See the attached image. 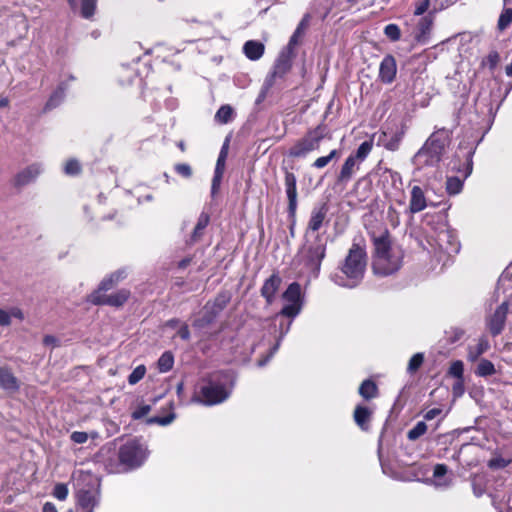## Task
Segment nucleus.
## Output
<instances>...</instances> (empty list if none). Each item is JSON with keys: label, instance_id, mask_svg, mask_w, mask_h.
<instances>
[{"label": "nucleus", "instance_id": "f257e3e1", "mask_svg": "<svg viewBox=\"0 0 512 512\" xmlns=\"http://www.w3.org/2000/svg\"><path fill=\"white\" fill-rule=\"evenodd\" d=\"M233 384L228 372L212 373L197 384L191 402L205 406L220 404L229 398Z\"/></svg>", "mask_w": 512, "mask_h": 512}, {"label": "nucleus", "instance_id": "f03ea898", "mask_svg": "<svg viewBox=\"0 0 512 512\" xmlns=\"http://www.w3.org/2000/svg\"><path fill=\"white\" fill-rule=\"evenodd\" d=\"M367 266V254L359 244H352L347 255L339 264V272L331 279L338 286L344 288H355L363 280Z\"/></svg>", "mask_w": 512, "mask_h": 512}, {"label": "nucleus", "instance_id": "7ed1b4c3", "mask_svg": "<svg viewBox=\"0 0 512 512\" xmlns=\"http://www.w3.org/2000/svg\"><path fill=\"white\" fill-rule=\"evenodd\" d=\"M327 241L321 234H316L314 240L311 243L305 245L300 253V262L312 275L313 278H317L323 259L326 256Z\"/></svg>", "mask_w": 512, "mask_h": 512}, {"label": "nucleus", "instance_id": "20e7f679", "mask_svg": "<svg viewBox=\"0 0 512 512\" xmlns=\"http://www.w3.org/2000/svg\"><path fill=\"white\" fill-rule=\"evenodd\" d=\"M450 145V134L446 129L433 132L424 145L416 153V157L430 160H441L447 156Z\"/></svg>", "mask_w": 512, "mask_h": 512}, {"label": "nucleus", "instance_id": "39448f33", "mask_svg": "<svg viewBox=\"0 0 512 512\" xmlns=\"http://www.w3.org/2000/svg\"><path fill=\"white\" fill-rule=\"evenodd\" d=\"M473 162H449L446 179V191L449 195H457L463 189L464 181L473 170Z\"/></svg>", "mask_w": 512, "mask_h": 512}, {"label": "nucleus", "instance_id": "423d86ee", "mask_svg": "<svg viewBox=\"0 0 512 512\" xmlns=\"http://www.w3.org/2000/svg\"><path fill=\"white\" fill-rule=\"evenodd\" d=\"M148 456L146 446L138 439L127 441L120 447L119 460L129 468L141 466Z\"/></svg>", "mask_w": 512, "mask_h": 512}, {"label": "nucleus", "instance_id": "0eeeda50", "mask_svg": "<svg viewBox=\"0 0 512 512\" xmlns=\"http://www.w3.org/2000/svg\"><path fill=\"white\" fill-rule=\"evenodd\" d=\"M430 239L441 252L447 255L456 254L460 250V243L455 232L445 224H442L439 230L430 236Z\"/></svg>", "mask_w": 512, "mask_h": 512}, {"label": "nucleus", "instance_id": "6e6552de", "mask_svg": "<svg viewBox=\"0 0 512 512\" xmlns=\"http://www.w3.org/2000/svg\"><path fill=\"white\" fill-rule=\"evenodd\" d=\"M322 140L323 134L320 128L310 131L304 138L290 148L289 156L295 158L308 157L312 151L319 148V144Z\"/></svg>", "mask_w": 512, "mask_h": 512}, {"label": "nucleus", "instance_id": "1a4fd4ad", "mask_svg": "<svg viewBox=\"0 0 512 512\" xmlns=\"http://www.w3.org/2000/svg\"><path fill=\"white\" fill-rule=\"evenodd\" d=\"M296 52L282 49L275 61L272 72L266 77V88L272 87L277 78H283L292 68Z\"/></svg>", "mask_w": 512, "mask_h": 512}, {"label": "nucleus", "instance_id": "9d476101", "mask_svg": "<svg viewBox=\"0 0 512 512\" xmlns=\"http://www.w3.org/2000/svg\"><path fill=\"white\" fill-rule=\"evenodd\" d=\"M402 255L399 250L386 254L385 256H374L373 271L377 275L388 276L399 270Z\"/></svg>", "mask_w": 512, "mask_h": 512}, {"label": "nucleus", "instance_id": "9b49d317", "mask_svg": "<svg viewBox=\"0 0 512 512\" xmlns=\"http://www.w3.org/2000/svg\"><path fill=\"white\" fill-rule=\"evenodd\" d=\"M285 190L288 198V214L290 218H295L297 210V188L296 177L292 172L285 168Z\"/></svg>", "mask_w": 512, "mask_h": 512}, {"label": "nucleus", "instance_id": "f8f14e48", "mask_svg": "<svg viewBox=\"0 0 512 512\" xmlns=\"http://www.w3.org/2000/svg\"><path fill=\"white\" fill-rule=\"evenodd\" d=\"M130 292L126 289H121L111 295H100L95 293L91 295L90 301L94 304H107L110 306L119 307L122 306L129 298Z\"/></svg>", "mask_w": 512, "mask_h": 512}, {"label": "nucleus", "instance_id": "ddd939ff", "mask_svg": "<svg viewBox=\"0 0 512 512\" xmlns=\"http://www.w3.org/2000/svg\"><path fill=\"white\" fill-rule=\"evenodd\" d=\"M100 493L97 489H81L77 493V504L82 512H94L98 505Z\"/></svg>", "mask_w": 512, "mask_h": 512}, {"label": "nucleus", "instance_id": "4468645a", "mask_svg": "<svg viewBox=\"0 0 512 512\" xmlns=\"http://www.w3.org/2000/svg\"><path fill=\"white\" fill-rule=\"evenodd\" d=\"M310 20L311 15L309 13L304 14L292 36L290 37L288 44L284 47L285 49L296 52V47L302 44L306 31L310 26Z\"/></svg>", "mask_w": 512, "mask_h": 512}, {"label": "nucleus", "instance_id": "2eb2a0df", "mask_svg": "<svg viewBox=\"0 0 512 512\" xmlns=\"http://www.w3.org/2000/svg\"><path fill=\"white\" fill-rule=\"evenodd\" d=\"M507 313L508 303L503 302L499 307H497V309L489 319L488 326L493 336L499 335L502 332L505 325Z\"/></svg>", "mask_w": 512, "mask_h": 512}, {"label": "nucleus", "instance_id": "dca6fc26", "mask_svg": "<svg viewBox=\"0 0 512 512\" xmlns=\"http://www.w3.org/2000/svg\"><path fill=\"white\" fill-rule=\"evenodd\" d=\"M397 73V64L395 58L388 54L384 56L379 67V79L385 84H390L394 81Z\"/></svg>", "mask_w": 512, "mask_h": 512}, {"label": "nucleus", "instance_id": "f3484780", "mask_svg": "<svg viewBox=\"0 0 512 512\" xmlns=\"http://www.w3.org/2000/svg\"><path fill=\"white\" fill-rule=\"evenodd\" d=\"M327 213L328 205L326 203H323L312 209L306 229V235L309 232H317L320 230L326 221Z\"/></svg>", "mask_w": 512, "mask_h": 512}, {"label": "nucleus", "instance_id": "a211bd4d", "mask_svg": "<svg viewBox=\"0 0 512 512\" xmlns=\"http://www.w3.org/2000/svg\"><path fill=\"white\" fill-rule=\"evenodd\" d=\"M427 206V198L423 189L418 185L413 186L410 191V200L407 211L410 214H416L423 211Z\"/></svg>", "mask_w": 512, "mask_h": 512}, {"label": "nucleus", "instance_id": "6ab92c4d", "mask_svg": "<svg viewBox=\"0 0 512 512\" xmlns=\"http://www.w3.org/2000/svg\"><path fill=\"white\" fill-rule=\"evenodd\" d=\"M282 279L278 273H273L268 279L265 280L262 288L261 295L266 299L268 304H272L277 293Z\"/></svg>", "mask_w": 512, "mask_h": 512}, {"label": "nucleus", "instance_id": "aec40b11", "mask_svg": "<svg viewBox=\"0 0 512 512\" xmlns=\"http://www.w3.org/2000/svg\"><path fill=\"white\" fill-rule=\"evenodd\" d=\"M0 388L9 393H15L20 388L18 379L7 367H0Z\"/></svg>", "mask_w": 512, "mask_h": 512}, {"label": "nucleus", "instance_id": "412c9836", "mask_svg": "<svg viewBox=\"0 0 512 512\" xmlns=\"http://www.w3.org/2000/svg\"><path fill=\"white\" fill-rule=\"evenodd\" d=\"M39 173L40 169L38 165L32 164L16 175L15 184L17 186L27 185L30 182L34 181L36 177L39 175Z\"/></svg>", "mask_w": 512, "mask_h": 512}, {"label": "nucleus", "instance_id": "4be33fe9", "mask_svg": "<svg viewBox=\"0 0 512 512\" xmlns=\"http://www.w3.org/2000/svg\"><path fill=\"white\" fill-rule=\"evenodd\" d=\"M264 45L255 40L247 41L243 46V52L250 60L256 61L260 59L264 53Z\"/></svg>", "mask_w": 512, "mask_h": 512}, {"label": "nucleus", "instance_id": "5701e85b", "mask_svg": "<svg viewBox=\"0 0 512 512\" xmlns=\"http://www.w3.org/2000/svg\"><path fill=\"white\" fill-rule=\"evenodd\" d=\"M209 221H210V216L208 213L202 212L199 215L196 226L194 227V230H193L190 240H189L190 244H194L202 238V236L204 234V230L207 227V225L209 224Z\"/></svg>", "mask_w": 512, "mask_h": 512}, {"label": "nucleus", "instance_id": "b1692460", "mask_svg": "<svg viewBox=\"0 0 512 512\" xmlns=\"http://www.w3.org/2000/svg\"><path fill=\"white\" fill-rule=\"evenodd\" d=\"M374 247H375L374 256H385L388 253L396 251V249H393L390 246V241L388 239L387 231H385L379 237H374Z\"/></svg>", "mask_w": 512, "mask_h": 512}, {"label": "nucleus", "instance_id": "393cba45", "mask_svg": "<svg viewBox=\"0 0 512 512\" xmlns=\"http://www.w3.org/2000/svg\"><path fill=\"white\" fill-rule=\"evenodd\" d=\"M372 412L365 406L358 405L354 410V420L356 424L362 429H368Z\"/></svg>", "mask_w": 512, "mask_h": 512}, {"label": "nucleus", "instance_id": "a878e982", "mask_svg": "<svg viewBox=\"0 0 512 512\" xmlns=\"http://www.w3.org/2000/svg\"><path fill=\"white\" fill-rule=\"evenodd\" d=\"M226 162H216V167L214 171V176L212 179V185H211V197L214 199L220 189L221 181L223 178V174L225 171Z\"/></svg>", "mask_w": 512, "mask_h": 512}, {"label": "nucleus", "instance_id": "bb28decb", "mask_svg": "<svg viewBox=\"0 0 512 512\" xmlns=\"http://www.w3.org/2000/svg\"><path fill=\"white\" fill-rule=\"evenodd\" d=\"M358 392L362 398L370 400L377 397L378 387L374 381L366 379L361 383Z\"/></svg>", "mask_w": 512, "mask_h": 512}, {"label": "nucleus", "instance_id": "cd10ccee", "mask_svg": "<svg viewBox=\"0 0 512 512\" xmlns=\"http://www.w3.org/2000/svg\"><path fill=\"white\" fill-rule=\"evenodd\" d=\"M283 299L288 303H303L300 284L297 282L291 283L283 293Z\"/></svg>", "mask_w": 512, "mask_h": 512}, {"label": "nucleus", "instance_id": "c85d7f7f", "mask_svg": "<svg viewBox=\"0 0 512 512\" xmlns=\"http://www.w3.org/2000/svg\"><path fill=\"white\" fill-rule=\"evenodd\" d=\"M65 97V87L60 85L50 96L47 103L44 106L43 111L48 112L56 107H58Z\"/></svg>", "mask_w": 512, "mask_h": 512}, {"label": "nucleus", "instance_id": "c756f323", "mask_svg": "<svg viewBox=\"0 0 512 512\" xmlns=\"http://www.w3.org/2000/svg\"><path fill=\"white\" fill-rule=\"evenodd\" d=\"M291 326V321L287 323L286 326H283V324H280V335L279 338L276 341V344L272 347L270 353L263 359H260L258 361V366L263 367L266 365V363L273 357V355L277 352V350L280 347L281 341L284 338V336L289 332Z\"/></svg>", "mask_w": 512, "mask_h": 512}, {"label": "nucleus", "instance_id": "7c9ffc66", "mask_svg": "<svg viewBox=\"0 0 512 512\" xmlns=\"http://www.w3.org/2000/svg\"><path fill=\"white\" fill-rule=\"evenodd\" d=\"M217 316V311L209 310V303L204 307V313L201 317L197 318L193 326L196 328H204L211 324Z\"/></svg>", "mask_w": 512, "mask_h": 512}, {"label": "nucleus", "instance_id": "2f4dec72", "mask_svg": "<svg viewBox=\"0 0 512 512\" xmlns=\"http://www.w3.org/2000/svg\"><path fill=\"white\" fill-rule=\"evenodd\" d=\"M488 348V341L481 339L475 346L469 347L467 355L468 360L471 362H475L483 353L487 351Z\"/></svg>", "mask_w": 512, "mask_h": 512}, {"label": "nucleus", "instance_id": "473e14b6", "mask_svg": "<svg viewBox=\"0 0 512 512\" xmlns=\"http://www.w3.org/2000/svg\"><path fill=\"white\" fill-rule=\"evenodd\" d=\"M126 277L125 270H118L114 273H112L108 278H105L100 286L99 290L101 291H107L111 289L116 283H118L121 279Z\"/></svg>", "mask_w": 512, "mask_h": 512}, {"label": "nucleus", "instance_id": "72a5a7b5", "mask_svg": "<svg viewBox=\"0 0 512 512\" xmlns=\"http://www.w3.org/2000/svg\"><path fill=\"white\" fill-rule=\"evenodd\" d=\"M174 364V356L171 352H164L158 359V369L161 373L168 372L172 369Z\"/></svg>", "mask_w": 512, "mask_h": 512}, {"label": "nucleus", "instance_id": "f704fd0d", "mask_svg": "<svg viewBox=\"0 0 512 512\" xmlns=\"http://www.w3.org/2000/svg\"><path fill=\"white\" fill-rule=\"evenodd\" d=\"M233 108L230 105H222L215 114V119L219 123L226 124L232 120Z\"/></svg>", "mask_w": 512, "mask_h": 512}, {"label": "nucleus", "instance_id": "c9c22d12", "mask_svg": "<svg viewBox=\"0 0 512 512\" xmlns=\"http://www.w3.org/2000/svg\"><path fill=\"white\" fill-rule=\"evenodd\" d=\"M96 0H80V14L85 19H90L96 10Z\"/></svg>", "mask_w": 512, "mask_h": 512}, {"label": "nucleus", "instance_id": "e433bc0d", "mask_svg": "<svg viewBox=\"0 0 512 512\" xmlns=\"http://www.w3.org/2000/svg\"><path fill=\"white\" fill-rule=\"evenodd\" d=\"M495 372H496V370H495L494 364L487 359H482L479 362V364L477 366V370H476V374L481 377H487V376L493 375Z\"/></svg>", "mask_w": 512, "mask_h": 512}, {"label": "nucleus", "instance_id": "4c0bfd02", "mask_svg": "<svg viewBox=\"0 0 512 512\" xmlns=\"http://www.w3.org/2000/svg\"><path fill=\"white\" fill-rule=\"evenodd\" d=\"M302 305L303 303H288L281 309L279 315L295 318L301 312Z\"/></svg>", "mask_w": 512, "mask_h": 512}, {"label": "nucleus", "instance_id": "58836bf2", "mask_svg": "<svg viewBox=\"0 0 512 512\" xmlns=\"http://www.w3.org/2000/svg\"><path fill=\"white\" fill-rule=\"evenodd\" d=\"M387 135L386 133L383 134L382 137L379 138V142H382L383 146L390 151H395L398 149L401 136L398 134H393L389 140H386Z\"/></svg>", "mask_w": 512, "mask_h": 512}, {"label": "nucleus", "instance_id": "ea45409f", "mask_svg": "<svg viewBox=\"0 0 512 512\" xmlns=\"http://www.w3.org/2000/svg\"><path fill=\"white\" fill-rule=\"evenodd\" d=\"M427 425L424 421H419L411 430L407 433V438L410 441H415L424 435L427 431Z\"/></svg>", "mask_w": 512, "mask_h": 512}, {"label": "nucleus", "instance_id": "a19ab883", "mask_svg": "<svg viewBox=\"0 0 512 512\" xmlns=\"http://www.w3.org/2000/svg\"><path fill=\"white\" fill-rule=\"evenodd\" d=\"M424 362V354L423 353H416L414 354L411 359L409 360L408 366H407V372L410 374L415 373L423 364Z\"/></svg>", "mask_w": 512, "mask_h": 512}, {"label": "nucleus", "instance_id": "79ce46f5", "mask_svg": "<svg viewBox=\"0 0 512 512\" xmlns=\"http://www.w3.org/2000/svg\"><path fill=\"white\" fill-rule=\"evenodd\" d=\"M62 171L70 177L78 176L81 171L82 167L80 165V162H65Z\"/></svg>", "mask_w": 512, "mask_h": 512}, {"label": "nucleus", "instance_id": "37998d69", "mask_svg": "<svg viewBox=\"0 0 512 512\" xmlns=\"http://www.w3.org/2000/svg\"><path fill=\"white\" fill-rule=\"evenodd\" d=\"M512 22V8H506L502 11L498 19L499 30H505Z\"/></svg>", "mask_w": 512, "mask_h": 512}, {"label": "nucleus", "instance_id": "c03bdc74", "mask_svg": "<svg viewBox=\"0 0 512 512\" xmlns=\"http://www.w3.org/2000/svg\"><path fill=\"white\" fill-rule=\"evenodd\" d=\"M146 374V367L144 365L137 366L128 376V383L130 385L137 384Z\"/></svg>", "mask_w": 512, "mask_h": 512}, {"label": "nucleus", "instance_id": "a18cd8bd", "mask_svg": "<svg viewBox=\"0 0 512 512\" xmlns=\"http://www.w3.org/2000/svg\"><path fill=\"white\" fill-rule=\"evenodd\" d=\"M384 34L392 41H398L401 37L400 28L396 24H388L384 28Z\"/></svg>", "mask_w": 512, "mask_h": 512}, {"label": "nucleus", "instance_id": "49530a36", "mask_svg": "<svg viewBox=\"0 0 512 512\" xmlns=\"http://www.w3.org/2000/svg\"><path fill=\"white\" fill-rule=\"evenodd\" d=\"M356 162H344V165L341 169L339 180L347 181L350 179L351 175L355 171Z\"/></svg>", "mask_w": 512, "mask_h": 512}, {"label": "nucleus", "instance_id": "de8ad7c7", "mask_svg": "<svg viewBox=\"0 0 512 512\" xmlns=\"http://www.w3.org/2000/svg\"><path fill=\"white\" fill-rule=\"evenodd\" d=\"M464 366L462 361H454L449 368V374L458 380H463Z\"/></svg>", "mask_w": 512, "mask_h": 512}, {"label": "nucleus", "instance_id": "09e8293b", "mask_svg": "<svg viewBox=\"0 0 512 512\" xmlns=\"http://www.w3.org/2000/svg\"><path fill=\"white\" fill-rule=\"evenodd\" d=\"M176 415L174 413H170L169 415L165 416V417H158V416H155V417H151L147 420V423L148 424H158V425H161V426H166V425H169L170 423L173 422V420L175 419Z\"/></svg>", "mask_w": 512, "mask_h": 512}, {"label": "nucleus", "instance_id": "8fccbe9b", "mask_svg": "<svg viewBox=\"0 0 512 512\" xmlns=\"http://www.w3.org/2000/svg\"><path fill=\"white\" fill-rule=\"evenodd\" d=\"M509 463H510V460L505 459L501 456H496V457L491 458L488 461V467L491 469H503V468L507 467L509 465Z\"/></svg>", "mask_w": 512, "mask_h": 512}, {"label": "nucleus", "instance_id": "3c124183", "mask_svg": "<svg viewBox=\"0 0 512 512\" xmlns=\"http://www.w3.org/2000/svg\"><path fill=\"white\" fill-rule=\"evenodd\" d=\"M229 299L225 295H219L215 298L212 306L209 305V310L217 311V314L225 308Z\"/></svg>", "mask_w": 512, "mask_h": 512}, {"label": "nucleus", "instance_id": "603ef678", "mask_svg": "<svg viewBox=\"0 0 512 512\" xmlns=\"http://www.w3.org/2000/svg\"><path fill=\"white\" fill-rule=\"evenodd\" d=\"M53 496L60 501H64L68 496V488L65 484H56L53 489Z\"/></svg>", "mask_w": 512, "mask_h": 512}, {"label": "nucleus", "instance_id": "864d4df0", "mask_svg": "<svg viewBox=\"0 0 512 512\" xmlns=\"http://www.w3.org/2000/svg\"><path fill=\"white\" fill-rule=\"evenodd\" d=\"M432 27V18L430 16H425L421 18L418 24V29L420 31V35L424 36L427 32L430 31Z\"/></svg>", "mask_w": 512, "mask_h": 512}, {"label": "nucleus", "instance_id": "5fc2aeb1", "mask_svg": "<svg viewBox=\"0 0 512 512\" xmlns=\"http://www.w3.org/2000/svg\"><path fill=\"white\" fill-rule=\"evenodd\" d=\"M372 149V142L370 141H364L360 146L359 148L357 149V152H356V157L358 159H364L365 157L368 156V154L370 153Z\"/></svg>", "mask_w": 512, "mask_h": 512}, {"label": "nucleus", "instance_id": "6e6d98bb", "mask_svg": "<svg viewBox=\"0 0 512 512\" xmlns=\"http://www.w3.org/2000/svg\"><path fill=\"white\" fill-rule=\"evenodd\" d=\"M151 411L150 405H142L136 408L132 413V418L135 420L145 417Z\"/></svg>", "mask_w": 512, "mask_h": 512}, {"label": "nucleus", "instance_id": "4d7b16f0", "mask_svg": "<svg viewBox=\"0 0 512 512\" xmlns=\"http://www.w3.org/2000/svg\"><path fill=\"white\" fill-rule=\"evenodd\" d=\"M70 438L74 443L83 444L88 440V435L86 432L74 431Z\"/></svg>", "mask_w": 512, "mask_h": 512}, {"label": "nucleus", "instance_id": "13d9d810", "mask_svg": "<svg viewBox=\"0 0 512 512\" xmlns=\"http://www.w3.org/2000/svg\"><path fill=\"white\" fill-rule=\"evenodd\" d=\"M430 6V0H422L421 2H418L415 7L414 14L417 16H420L424 14Z\"/></svg>", "mask_w": 512, "mask_h": 512}, {"label": "nucleus", "instance_id": "bf43d9fd", "mask_svg": "<svg viewBox=\"0 0 512 512\" xmlns=\"http://www.w3.org/2000/svg\"><path fill=\"white\" fill-rule=\"evenodd\" d=\"M175 170L178 174L189 177L191 175V167L188 164H178L175 166Z\"/></svg>", "mask_w": 512, "mask_h": 512}, {"label": "nucleus", "instance_id": "052dcab7", "mask_svg": "<svg viewBox=\"0 0 512 512\" xmlns=\"http://www.w3.org/2000/svg\"><path fill=\"white\" fill-rule=\"evenodd\" d=\"M448 469L445 464H436L433 471L435 478L443 477L447 473Z\"/></svg>", "mask_w": 512, "mask_h": 512}, {"label": "nucleus", "instance_id": "680f3d73", "mask_svg": "<svg viewBox=\"0 0 512 512\" xmlns=\"http://www.w3.org/2000/svg\"><path fill=\"white\" fill-rule=\"evenodd\" d=\"M441 413H442V409H440V408H433V409L428 410L423 415V418L426 421H430V420H433L434 418H436L437 416H439Z\"/></svg>", "mask_w": 512, "mask_h": 512}, {"label": "nucleus", "instance_id": "e2e57ef3", "mask_svg": "<svg viewBox=\"0 0 512 512\" xmlns=\"http://www.w3.org/2000/svg\"><path fill=\"white\" fill-rule=\"evenodd\" d=\"M10 323H11L10 314L7 311L0 308V325L8 326V325H10Z\"/></svg>", "mask_w": 512, "mask_h": 512}, {"label": "nucleus", "instance_id": "0e129e2a", "mask_svg": "<svg viewBox=\"0 0 512 512\" xmlns=\"http://www.w3.org/2000/svg\"><path fill=\"white\" fill-rule=\"evenodd\" d=\"M178 336L183 340H188L190 338V332L188 326L183 324L178 330Z\"/></svg>", "mask_w": 512, "mask_h": 512}, {"label": "nucleus", "instance_id": "69168bd1", "mask_svg": "<svg viewBox=\"0 0 512 512\" xmlns=\"http://www.w3.org/2000/svg\"><path fill=\"white\" fill-rule=\"evenodd\" d=\"M453 393L455 395H461L463 393V380H458L454 385H453Z\"/></svg>", "mask_w": 512, "mask_h": 512}, {"label": "nucleus", "instance_id": "338daca9", "mask_svg": "<svg viewBox=\"0 0 512 512\" xmlns=\"http://www.w3.org/2000/svg\"><path fill=\"white\" fill-rule=\"evenodd\" d=\"M10 314V318L11 317H15V318H18L20 320H22L24 318V315L22 313V311L18 308H12L10 310V312H8Z\"/></svg>", "mask_w": 512, "mask_h": 512}, {"label": "nucleus", "instance_id": "774afa93", "mask_svg": "<svg viewBox=\"0 0 512 512\" xmlns=\"http://www.w3.org/2000/svg\"><path fill=\"white\" fill-rule=\"evenodd\" d=\"M43 512H57V509L54 504L46 502L43 506Z\"/></svg>", "mask_w": 512, "mask_h": 512}]
</instances>
